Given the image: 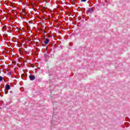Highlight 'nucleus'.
<instances>
[{
    "label": "nucleus",
    "mask_w": 130,
    "mask_h": 130,
    "mask_svg": "<svg viewBox=\"0 0 130 130\" xmlns=\"http://www.w3.org/2000/svg\"><path fill=\"white\" fill-rule=\"evenodd\" d=\"M29 79L31 81H34V80H35V77L34 75H30L29 76Z\"/></svg>",
    "instance_id": "nucleus-1"
},
{
    "label": "nucleus",
    "mask_w": 130,
    "mask_h": 130,
    "mask_svg": "<svg viewBox=\"0 0 130 130\" xmlns=\"http://www.w3.org/2000/svg\"><path fill=\"white\" fill-rule=\"evenodd\" d=\"M25 11L26 10H25V9H23L22 10V13H21V15L24 16L25 17H26V12H25Z\"/></svg>",
    "instance_id": "nucleus-2"
},
{
    "label": "nucleus",
    "mask_w": 130,
    "mask_h": 130,
    "mask_svg": "<svg viewBox=\"0 0 130 130\" xmlns=\"http://www.w3.org/2000/svg\"><path fill=\"white\" fill-rule=\"evenodd\" d=\"M44 43H45V44H48V43H49V39H45V42H44Z\"/></svg>",
    "instance_id": "nucleus-3"
},
{
    "label": "nucleus",
    "mask_w": 130,
    "mask_h": 130,
    "mask_svg": "<svg viewBox=\"0 0 130 130\" xmlns=\"http://www.w3.org/2000/svg\"><path fill=\"white\" fill-rule=\"evenodd\" d=\"M6 88L7 90H10V89H11V87H10V85L7 84V85H6Z\"/></svg>",
    "instance_id": "nucleus-4"
},
{
    "label": "nucleus",
    "mask_w": 130,
    "mask_h": 130,
    "mask_svg": "<svg viewBox=\"0 0 130 130\" xmlns=\"http://www.w3.org/2000/svg\"><path fill=\"white\" fill-rule=\"evenodd\" d=\"M3 77L0 76V82H2V81H3Z\"/></svg>",
    "instance_id": "nucleus-5"
},
{
    "label": "nucleus",
    "mask_w": 130,
    "mask_h": 130,
    "mask_svg": "<svg viewBox=\"0 0 130 130\" xmlns=\"http://www.w3.org/2000/svg\"><path fill=\"white\" fill-rule=\"evenodd\" d=\"M4 37H8V35H4Z\"/></svg>",
    "instance_id": "nucleus-6"
},
{
    "label": "nucleus",
    "mask_w": 130,
    "mask_h": 130,
    "mask_svg": "<svg viewBox=\"0 0 130 130\" xmlns=\"http://www.w3.org/2000/svg\"><path fill=\"white\" fill-rule=\"evenodd\" d=\"M87 0H81L82 2H86Z\"/></svg>",
    "instance_id": "nucleus-7"
}]
</instances>
